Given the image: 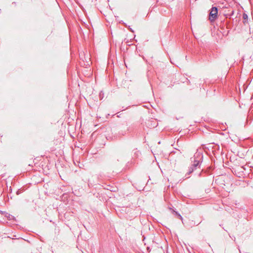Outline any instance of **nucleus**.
<instances>
[{
    "mask_svg": "<svg viewBox=\"0 0 253 253\" xmlns=\"http://www.w3.org/2000/svg\"><path fill=\"white\" fill-rule=\"evenodd\" d=\"M129 30H130V31H131V32H133V31H132V29H131V28H129Z\"/></svg>",
    "mask_w": 253,
    "mask_h": 253,
    "instance_id": "6",
    "label": "nucleus"
},
{
    "mask_svg": "<svg viewBox=\"0 0 253 253\" xmlns=\"http://www.w3.org/2000/svg\"><path fill=\"white\" fill-rule=\"evenodd\" d=\"M174 212L175 213V214L177 216V217L179 218L180 219H181L182 221L183 218L181 216V215L177 211H174Z\"/></svg>",
    "mask_w": 253,
    "mask_h": 253,
    "instance_id": "3",
    "label": "nucleus"
},
{
    "mask_svg": "<svg viewBox=\"0 0 253 253\" xmlns=\"http://www.w3.org/2000/svg\"><path fill=\"white\" fill-rule=\"evenodd\" d=\"M244 19H246L248 18V16L247 14L244 13L243 15Z\"/></svg>",
    "mask_w": 253,
    "mask_h": 253,
    "instance_id": "4",
    "label": "nucleus"
},
{
    "mask_svg": "<svg viewBox=\"0 0 253 253\" xmlns=\"http://www.w3.org/2000/svg\"><path fill=\"white\" fill-rule=\"evenodd\" d=\"M11 218L10 217V215H9V217H8V218H9V219H10H10H11V218H13V216H11Z\"/></svg>",
    "mask_w": 253,
    "mask_h": 253,
    "instance_id": "5",
    "label": "nucleus"
},
{
    "mask_svg": "<svg viewBox=\"0 0 253 253\" xmlns=\"http://www.w3.org/2000/svg\"><path fill=\"white\" fill-rule=\"evenodd\" d=\"M217 11L216 7H212L211 8L209 14V20L211 22L214 21L217 18Z\"/></svg>",
    "mask_w": 253,
    "mask_h": 253,
    "instance_id": "2",
    "label": "nucleus"
},
{
    "mask_svg": "<svg viewBox=\"0 0 253 253\" xmlns=\"http://www.w3.org/2000/svg\"><path fill=\"white\" fill-rule=\"evenodd\" d=\"M203 156L202 152L197 151L195 153L193 157V160L192 161L193 164L189 168L188 171L186 174V176H187L186 177L187 178L189 177V175L192 173L195 169H196L198 168H200V164L203 161Z\"/></svg>",
    "mask_w": 253,
    "mask_h": 253,
    "instance_id": "1",
    "label": "nucleus"
}]
</instances>
